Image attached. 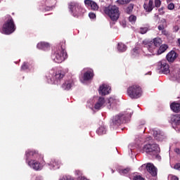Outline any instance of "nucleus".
I'll list each match as a JSON object with an SVG mask.
<instances>
[{"label":"nucleus","instance_id":"13d9d810","mask_svg":"<svg viewBox=\"0 0 180 180\" xmlns=\"http://www.w3.org/2000/svg\"><path fill=\"white\" fill-rule=\"evenodd\" d=\"M150 140H151V136H148L146 138V141H150Z\"/></svg>","mask_w":180,"mask_h":180},{"label":"nucleus","instance_id":"6e6d98bb","mask_svg":"<svg viewBox=\"0 0 180 180\" xmlns=\"http://www.w3.org/2000/svg\"><path fill=\"white\" fill-rule=\"evenodd\" d=\"M174 151L176 154H180V149L176 148V149H174Z\"/></svg>","mask_w":180,"mask_h":180},{"label":"nucleus","instance_id":"9b49d317","mask_svg":"<svg viewBox=\"0 0 180 180\" xmlns=\"http://www.w3.org/2000/svg\"><path fill=\"white\" fill-rule=\"evenodd\" d=\"M54 4H56V0H46L45 1H41L39 6V11L41 12H49L54 9Z\"/></svg>","mask_w":180,"mask_h":180},{"label":"nucleus","instance_id":"393cba45","mask_svg":"<svg viewBox=\"0 0 180 180\" xmlns=\"http://www.w3.org/2000/svg\"><path fill=\"white\" fill-rule=\"evenodd\" d=\"M176 53L174 51H171L169 52L166 56V58L169 63H174L176 60Z\"/></svg>","mask_w":180,"mask_h":180},{"label":"nucleus","instance_id":"c756f323","mask_svg":"<svg viewBox=\"0 0 180 180\" xmlns=\"http://www.w3.org/2000/svg\"><path fill=\"white\" fill-rule=\"evenodd\" d=\"M137 129L141 131V133H144V131H146V121H140L138 124Z\"/></svg>","mask_w":180,"mask_h":180},{"label":"nucleus","instance_id":"aec40b11","mask_svg":"<svg viewBox=\"0 0 180 180\" xmlns=\"http://www.w3.org/2000/svg\"><path fill=\"white\" fill-rule=\"evenodd\" d=\"M143 9L146 12H151L154 9V0H145Z\"/></svg>","mask_w":180,"mask_h":180},{"label":"nucleus","instance_id":"e433bc0d","mask_svg":"<svg viewBox=\"0 0 180 180\" xmlns=\"http://www.w3.org/2000/svg\"><path fill=\"white\" fill-rule=\"evenodd\" d=\"M74 174L75 175V176L78 177V179L79 180L81 178H82V171L79 170V169H76L74 171Z\"/></svg>","mask_w":180,"mask_h":180},{"label":"nucleus","instance_id":"79ce46f5","mask_svg":"<svg viewBox=\"0 0 180 180\" xmlns=\"http://www.w3.org/2000/svg\"><path fill=\"white\" fill-rule=\"evenodd\" d=\"M147 32H148V27H141L140 30H139V33H141V34H146V33H147Z\"/></svg>","mask_w":180,"mask_h":180},{"label":"nucleus","instance_id":"864d4df0","mask_svg":"<svg viewBox=\"0 0 180 180\" xmlns=\"http://www.w3.org/2000/svg\"><path fill=\"white\" fill-rule=\"evenodd\" d=\"M117 20H112L110 22V27H113V25L115 24V22H116Z\"/></svg>","mask_w":180,"mask_h":180},{"label":"nucleus","instance_id":"603ef678","mask_svg":"<svg viewBox=\"0 0 180 180\" xmlns=\"http://www.w3.org/2000/svg\"><path fill=\"white\" fill-rule=\"evenodd\" d=\"M173 30H174V32H178V31L179 30V26L175 25V26L173 27Z\"/></svg>","mask_w":180,"mask_h":180},{"label":"nucleus","instance_id":"f3484780","mask_svg":"<svg viewBox=\"0 0 180 180\" xmlns=\"http://www.w3.org/2000/svg\"><path fill=\"white\" fill-rule=\"evenodd\" d=\"M108 109L115 110L117 108V104L119 103V100L117 99L116 97H110L108 98L107 101H105Z\"/></svg>","mask_w":180,"mask_h":180},{"label":"nucleus","instance_id":"f03ea898","mask_svg":"<svg viewBox=\"0 0 180 180\" xmlns=\"http://www.w3.org/2000/svg\"><path fill=\"white\" fill-rule=\"evenodd\" d=\"M69 71L68 68H53L46 72L45 75L46 82L51 85H60Z\"/></svg>","mask_w":180,"mask_h":180},{"label":"nucleus","instance_id":"cd10ccee","mask_svg":"<svg viewBox=\"0 0 180 180\" xmlns=\"http://www.w3.org/2000/svg\"><path fill=\"white\" fill-rule=\"evenodd\" d=\"M170 109L175 113L180 112V103H172L170 105Z\"/></svg>","mask_w":180,"mask_h":180},{"label":"nucleus","instance_id":"20e7f679","mask_svg":"<svg viewBox=\"0 0 180 180\" xmlns=\"http://www.w3.org/2000/svg\"><path fill=\"white\" fill-rule=\"evenodd\" d=\"M162 44V40L160 37L154 38L153 41L145 40L143 41L144 49H147L150 53L149 56H155L157 54V47H160Z\"/></svg>","mask_w":180,"mask_h":180},{"label":"nucleus","instance_id":"680f3d73","mask_svg":"<svg viewBox=\"0 0 180 180\" xmlns=\"http://www.w3.org/2000/svg\"><path fill=\"white\" fill-rule=\"evenodd\" d=\"M140 141H141L142 143L144 141V139H143L142 138H141Z\"/></svg>","mask_w":180,"mask_h":180},{"label":"nucleus","instance_id":"39448f33","mask_svg":"<svg viewBox=\"0 0 180 180\" xmlns=\"http://www.w3.org/2000/svg\"><path fill=\"white\" fill-rule=\"evenodd\" d=\"M67 51L63 46H58L52 52L51 58L53 63L61 64L63 61L67 60Z\"/></svg>","mask_w":180,"mask_h":180},{"label":"nucleus","instance_id":"ddd939ff","mask_svg":"<svg viewBox=\"0 0 180 180\" xmlns=\"http://www.w3.org/2000/svg\"><path fill=\"white\" fill-rule=\"evenodd\" d=\"M94 70L91 68L84 69L83 75L80 77V81L82 84H85L86 81H91L94 77Z\"/></svg>","mask_w":180,"mask_h":180},{"label":"nucleus","instance_id":"c9c22d12","mask_svg":"<svg viewBox=\"0 0 180 180\" xmlns=\"http://www.w3.org/2000/svg\"><path fill=\"white\" fill-rule=\"evenodd\" d=\"M131 0H117L116 4L117 5H126L129 4Z\"/></svg>","mask_w":180,"mask_h":180},{"label":"nucleus","instance_id":"473e14b6","mask_svg":"<svg viewBox=\"0 0 180 180\" xmlns=\"http://www.w3.org/2000/svg\"><path fill=\"white\" fill-rule=\"evenodd\" d=\"M129 172H130L129 168H125V169L119 168L117 169V172H119L120 175H127V174H129Z\"/></svg>","mask_w":180,"mask_h":180},{"label":"nucleus","instance_id":"412c9836","mask_svg":"<svg viewBox=\"0 0 180 180\" xmlns=\"http://www.w3.org/2000/svg\"><path fill=\"white\" fill-rule=\"evenodd\" d=\"M152 134H153L154 138L158 141H162L164 139H165V135H164V132L160 131V130H155L153 129L152 131Z\"/></svg>","mask_w":180,"mask_h":180},{"label":"nucleus","instance_id":"f257e3e1","mask_svg":"<svg viewBox=\"0 0 180 180\" xmlns=\"http://www.w3.org/2000/svg\"><path fill=\"white\" fill-rule=\"evenodd\" d=\"M25 164L34 171H41L46 166L44 155L34 149H27L25 153Z\"/></svg>","mask_w":180,"mask_h":180},{"label":"nucleus","instance_id":"5701e85b","mask_svg":"<svg viewBox=\"0 0 180 180\" xmlns=\"http://www.w3.org/2000/svg\"><path fill=\"white\" fill-rule=\"evenodd\" d=\"M84 5L87 8H91V11H98L99 9V6L92 0H84Z\"/></svg>","mask_w":180,"mask_h":180},{"label":"nucleus","instance_id":"4468645a","mask_svg":"<svg viewBox=\"0 0 180 180\" xmlns=\"http://www.w3.org/2000/svg\"><path fill=\"white\" fill-rule=\"evenodd\" d=\"M51 171H56L57 169H60L61 168V165L63 163L61 160L57 158H52L51 160L46 164Z\"/></svg>","mask_w":180,"mask_h":180},{"label":"nucleus","instance_id":"de8ad7c7","mask_svg":"<svg viewBox=\"0 0 180 180\" xmlns=\"http://www.w3.org/2000/svg\"><path fill=\"white\" fill-rule=\"evenodd\" d=\"M168 180H179L176 176L169 175Z\"/></svg>","mask_w":180,"mask_h":180},{"label":"nucleus","instance_id":"052dcab7","mask_svg":"<svg viewBox=\"0 0 180 180\" xmlns=\"http://www.w3.org/2000/svg\"><path fill=\"white\" fill-rule=\"evenodd\" d=\"M172 0H167V4H169V2H172Z\"/></svg>","mask_w":180,"mask_h":180},{"label":"nucleus","instance_id":"f8f14e48","mask_svg":"<svg viewBox=\"0 0 180 180\" xmlns=\"http://www.w3.org/2000/svg\"><path fill=\"white\" fill-rule=\"evenodd\" d=\"M157 70L160 74H169V65L165 60H160L157 64Z\"/></svg>","mask_w":180,"mask_h":180},{"label":"nucleus","instance_id":"dca6fc26","mask_svg":"<svg viewBox=\"0 0 180 180\" xmlns=\"http://www.w3.org/2000/svg\"><path fill=\"white\" fill-rule=\"evenodd\" d=\"M112 91V87L108 83H103L99 86L98 94L101 96H105V95H109Z\"/></svg>","mask_w":180,"mask_h":180},{"label":"nucleus","instance_id":"37998d69","mask_svg":"<svg viewBox=\"0 0 180 180\" xmlns=\"http://www.w3.org/2000/svg\"><path fill=\"white\" fill-rule=\"evenodd\" d=\"M167 9H169V11H174V9H175V4L173 3L169 4L167 6Z\"/></svg>","mask_w":180,"mask_h":180},{"label":"nucleus","instance_id":"1a4fd4ad","mask_svg":"<svg viewBox=\"0 0 180 180\" xmlns=\"http://www.w3.org/2000/svg\"><path fill=\"white\" fill-rule=\"evenodd\" d=\"M141 153H146L148 155H155L157 153H160V146L156 143H148L140 150Z\"/></svg>","mask_w":180,"mask_h":180},{"label":"nucleus","instance_id":"b1692460","mask_svg":"<svg viewBox=\"0 0 180 180\" xmlns=\"http://www.w3.org/2000/svg\"><path fill=\"white\" fill-rule=\"evenodd\" d=\"M37 48L39 50H43L44 51H46L49 50V49H50V44H49L48 42H45V41H41L37 44Z\"/></svg>","mask_w":180,"mask_h":180},{"label":"nucleus","instance_id":"09e8293b","mask_svg":"<svg viewBox=\"0 0 180 180\" xmlns=\"http://www.w3.org/2000/svg\"><path fill=\"white\" fill-rule=\"evenodd\" d=\"M135 148H136V146L133 143H131L129 145V148L131 153H133V150H134Z\"/></svg>","mask_w":180,"mask_h":180},{"label":"nucleus","instance_id":"ea45409f","mask_svg":"<svg viewBox=\"0 0 180 180\" xmlns=\"http://www.w3.org/2000/svg\"><path fill=\"white\" fill-rule=\"evenodd\" d=\"M59 180H74V177L70 175H65L59 179Z\"/></svg>","mask_w":180,"mask_h":180},{"label":"nucleus","instance_id":"0eeeda50","mask_svg":"<svg viewBox=\"0 0 180 180\" xmlns=\"http://www.w3.org/2000/svg\"><path fill=\"white\" fill-rule=\"evenodd\" d=\"M104 13L108 15L111 20H117V19H119V16H120L119 7L116 6H109L108 7H105Z\"/></svg>","mask_w":180,"mask_h":180},{"label":"nucleus","instance_id":"f704fd0d","mask_svg":"<svg viewBox=\"0 0 180 180\" xmlns=\"http://www.w3.org/2000/svg\"><path fill=\"white\" fill-rule=\"evenodd\" d=\"M30 67L31 65L29 63L25 62L21 66V70L22 71H26V70H30Z\"/></svg>","mask_w":180,"mask_h":180},{"label":"nucleus","instance_id":"2eb2a0df","mask_svg":"<svg viewBox=\"0 0 180 180\" xmlns=\"http://www.w3.org/2000/svg\"><path fill=\"white\" fill-rule=\"evenodd\" d=\"M147 169L148 172L152 175V176H157V168L153 163H147L146 165H142L139 167V171H143V169Z\"/></svg>","mask_w":180,"mask_h":180},{"label":"nucleus","instance_id":"423d86ee","mask_svg":"<svg viewBox=\"0 0 180 180\" xmlns=\"http://www.w3.org/2000/svg\"><path fill=\"white\" fill-rule=\"evenodd\" d=\"M127 95L131 99H139L143 96V89L137 84H134L127 89Z\"/></svg>","mask_w":180,"mask_h":180},{"label":"nucleus","instance_id":"a211bd4d","mask_svg":"<svg viewBox=\"0 0 180 180\" xmlns=\"http://www.w3.org/2000/svg\"><path fill=\"white\" fill-rule=\"evenodd\" d=\"M169 122L172 124L173 129L176 130V127L174 126H179L180 124V115L176 114L170 117Z\"/></svg>","mask_w":180,"mask_h":180},{"label":"nucleus","instance_id":"bb28decb","mask_svg":"<svg viewBox=\"0 0 180 180\" xmlns=\"http://www.w3.org/2000/svg\"><path fill=\"white\" fill-rule=\"evenodd\" d=\"M167 49H168V45L167 44L161 45L159 49L156 48V56H160L162 54V53H165V51H167Z\"/></svg>","mask_w":180,"mask_h":180},{"label":"nucleus","instance_id":"4be33fe9","mask_svg":"<svg viewBox=\"0 0 180 180\" xmlns=\"http://www.w3.org/2000/svg\"><path fill=\"white\" fill-rule=\"evenodd\" d=\"M72 86H74V80H72V79L65 80L61 85V88L63 91H70Z\"/></svg>","mask_w":180,"mask_h":180},{"label":"nucleus","instance_id":"9d476101","mask_svg":"<svg viewBox=\"0 0 180 180\" xmlns=\"http://www.w3.org/2000/svg\"><path fill=\"white\" fill-rule=\"evenodd\" d=\"M15 30H16V26H15L13 19L10 18L3 25L2 29L0 32L3 34H12Z\"/></svg>","mask_w":180,"mask_h":180},{"label":"nucleus","instance_id":"4d7b16f0","mask_svg":"<svg viewBox=\"0 0 180 180\" xmlns=\"http://www.w3.org/2000/svg\"><path fill=\"white\" fill-rule=\"evenodd\" d=\"M177 46L180 47V38L177 39Z\"/></svg>","mask_w":180,"mask_h":180},{"label":"nucleus","instance_id":"a18cd8bd","mask_svg":"<svg viewBox=\"0 0 180 180\" xmlns=\"http://www.w3.org/2000/svg\"><path fill=\"white\" fill-rule=\"evenodd\" d=\"M155 8H160L161 6V0H155Z\"/></svg>","mask_w":180,"mask_h":180},{"label":"nucleus","instance_id":"58836bf2","mask_svg":"<svg viewBox=\"0 0 180 180\" xmlns=\"http://www.w3.org/2000/svg\"><path fill=\"white\" fill-rule=\"evenodd\" d=\"M133 9H134V5L131 4L128 6L126 11L129 14H130L133 12Z\"/></svg>","mask_w":180,"mask_h":180},{"label":"nucleus","instance_id":"c85d7f7f","mask_svg":"<svg viewBox=\"0 0 180 180\" xmlns=\"http://www.w3.org/2000/svg\"><path fill=\"white\" fill-rule=\"evenodd\" d=\"M117 50L119 53H124V51L127 50V46L122 42H119L117 44Z\"/></svg>","mask_w":180,"mask_h":180},{"label":"nucleus","instance_id":"3c124183","mask_svg":"<svg viewBox=\"0 0 180 180\" xmlns=\"http://www.w3.org/2000/svg\"><path fill=\"white\" fill-rule=\"evenodd\" d=\"M174 169L177 171H180V163H177L174 166Z\"/></svg>","mask_w":180,"mask_h":180},{"label":"nucleus","instance_id":"49530a36","mask_svg":"<svg viewBox=\"0 0 180 180\" xmlns=\"http://www.w3.org/2000/svg\"><path fill=\"white\" fill-rule=\"evenodd\" d=\"M89 18H90V19H96V14L94 13H89Z\"/></svg>","mask_w":180,"mask_h":180},{"label":"nucleus","instance_id":"6e6552de","mask_svg":"<svg viewBox=\"0 0 180 180\" xmlns=\"http://www.w3.org/2000/svg\"><path fill=\"white\" fill-rule=\"evenodd\" d=\"M68 9L70 13L74 16V18H78L82 12V6L77 1H70L68 3Z\"/></svg>","mask_w":180,"mask_h":180},{"label":"nucleus","instance_id":"6ab92c4d","mask_svg":"<svg viewBox=\"0 0 180 180\" xmlns=\"http://www.w3.org/2000/svg\"><path fill=\"white\" fill-rule=\"evenodd\" d=\"M106 103V101L103 97H99L96 103L94 104V109L96 110H101L102 108H105V105Z\"/></svg>","mask_w":180,"mask_h":180},{"label":"nucleus","instance_id":"2f4dec72","mask_svg":"<svg viewBox=\"0 0 180 180\" xmlns=\"http://www.w3.org/2000/svg\"><path fill=\"white\" fill-rule=\"evenodd\" d=\"M172 81H177V82H179L180 81V73L179 71L174 72L172 75V77L170 78Z\"/></svg>","mask_w":180,"mask_h":180},{"label":"nucleus","instance_id":"5fc2aeb1","mask_svg":"<svg viewBox=\"0 0 180 180\" xmlns=\"http://www.w3.org/2000/svg\"><path fill=\"white\" fill-rule=\"evenodd\" d=\"M87 103H90V105L92 106L94 105V99H90Z\"/></svg>","mask_w":180,"mask_h":180},{"label":"nucleus","instance_id":"c03bdc74","mask_svg":"<svg viewBox=\"0 0 180 180\" xmlns=\"http://www.w3.org/2000/svg\"><path fill=\"white\" fill-rule=\"evenodd\" d=\"M151 157L156 158V160H158V161H161V156L158 155V153H156L155 155H152Z\"/></svg>","mask_w":180,"mask_h":180},{"label":"nucleus","instance_id":"4c0bfd02","mask_svg":"<svg viewBox=\"0 0 180 180\" xmlns=\"http://www.w3.org/2000/svg\"><path fill=\"white\" fill-rule=\"evenodd\" d=\"M136 20H137V17H136V15H131L129 16V22H130L131 25H134V23H136Z\"/></svg>","mask_w":180,"mask_h":180},{"label":"nucleus","instance_id":"a878e982","mask_svg":"<svg viewBox=\"0 0 180 180\" xmlns=\"http://www.w3.org/2000/svg\"><path fill=\"white\" fill-rule=\"evenodd\" d=\"M106 131H108V129L106 128V126H105V124L103 123H101V125H100L96 130V133L97 134H98V136L106 134Z\"/></svg>","mask_w":180,"mask_h":180},{"label":"nucleus","instance_id":"a19ab883","mask_svg":"<svg viewBox=\"0 0 180 180\" xmlns=\"http://www.w3.org/2000/svg\"><path fill=\"white\" fill-rule=\"evenodd\" d=\"M31 180H44V177L41 175L32 176Z\"/></svg>","mask_w":180,"mask_h":180},{"label":"nucleus","instance_id":"bf43d9fd","mask_svg":"<svg viewBox=\"0 0 180 180\" xmlns=\"http://www.w3.org/2000/svg\"><path fill=\"white\" fill-rule=\"evenodd\" d=\"M122 27H126V24L124 22H122Z\"/></svg>","mask_w":180,"mask_h":180},{"label":"nucleus","instance_id":"72a5a7b5","mask_svg":"<svg viewBox=\"0 0 180 180\" xmlns=\"http://www.w3.org/2000/svg\"><path fill=\"white\" fill-rule=\"evenodd\" d=\"M140 54V49L139 48L135 47L132 51H131V56L134 58H136V57H139Z\"/></svg>","mask_w":180,"mask_h":180},{"label":"nucleus","instance_id":"e2e57ef3","mask_svg":"<svg viewBox=\"0 0 180 180\" xmlns=\"http://www.w3.org/2000/svg\"><path fill=\"white\" fill-rule=\"evenodd\" d=\"M111 172L112 174H113L115 172V170H113L112 169H111Z\"/></svg>","mask_w":180,"mask_h":180},{"label":"nucleus","instance_id":"8fccbe9b","mask_svg":"<svg viewBox=\"0 0 180 180\" xmlns=\"http://www.w3.org/2000/svg\"><path fill=\"white\" fill-rule=\"evenodd\" d=\"M134 180H144V178H143L141 176L136 175L134 177Z\"/></svg>","mask_w":180,"mask_h":180},{"label":"nucleus","instance_id":"7ed1b4c3","mask_svg":"<svg viewBox=\"0 0 180 180\" xmlns=\"http://www.w3.org/2000/svg\"><path fill=\"white\" fill-rule=\"evenodd\" d=\"M131 115H133V110L131 109L120 112L113 117L110 127L116 129L118 126L122 124V123H127L130 120Z\"/></svg>","mask_w":180,"mask_h":180},{"label":"nucleus","instance_id":"7c9ffc66","mask_svg":"<svg viewBox=\"0 0 180 180\" xmlns=\"http://www.w3.org/2000/svg\"><path fill=\"white\" fill-rule=\"evenodd\" d=\"M167 26V20L162 18L160 21V25L158 27V30H164Z\"/></svg>","mask_w":180,"mask_h":180},{"label":"nucleus","instance_id":"0e129e2a","mask_svg":"<svg viewBox=\"0 0 180 180\" xmlns=\"http://www.w3.org/2000/svg\"><path fill=\"white\" fill-rule=\"evenodd\" d=\"M0 2H1V0H0Z\"/></svg>","mask_w":180,"mask_h":180}]
</instances>
